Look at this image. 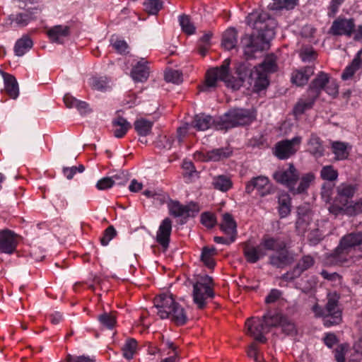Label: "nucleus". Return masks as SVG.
I'll list each match as a JSON object with an SVG mask.
<instances>
[{
    "mask_svg": "<svg viewBox=\"0 0 362 362\" xmlns=\"http://www.w3.org/2000/svg\"><path fill=\"white\" fill-rule=\"evenodd\" d=\"M314 264L315 259L312 256L304 255L298 260L296 266L291 271L282 276V279L285 281H293L299 277L303 272L311 268Z\"/></svg>",
    "mask_w": 362,
    "mask_h": 362,
    "instance_id": "13",
    "label": "nucleus"
},
{
    "mask_svg": "<svg viewBox=\"0 0 362 362\" xmlns=\"http://www.w3.org/2000/svg\"><path fill=\"white\" fill-rule=\"evenodd\" d=\"M98 320L100 324L107 328L112 329L116 324V317L112 313H104L98 316Z\"/></svg>",
    "mask_w": 362,
    "mask_h": 362,
    "instance_id": "45",
    "label": "nucleus"
},
{
    "mask_svg": "<svg viewBox=\"0 0 362 362\" xmlns=\"http://www.w3.org/2000/svg\"><path fill=\"white\" fill-rule=\"evenodd\" d=\"M17 239L16 234L10 230L0 231V251L6 254H12L16 248Z\"/></svg>",
    "mask_w": 362,
    "mask_h": 362,
    "instance_id": "15",
    "label": "nucleus"
},
{
    "mask_svg": "<svg viewBox=\"0 0 362 362\" xmlns=\"http://www.w3.org/2000/svg\"><path fill=\"white\" fill-rule=\"evenodd\" d=\"M62 362H95V360L86 356H73L68 354L66 358Z\"/></svg>",
    "mask_w": 362,
    "mask_h": 362,
    "instance_id": "58",
    "label": "nucleus"
},
{
    "mask_svg": "<svg viewBox=\"0 0 362 362\" xmlns=\"http://www.w3.org/2000/svg\"><path fill=\"white\" fill-rule=\"evenodd\" d=\"M4 83V90L12 99H16L19 95L18 83L16 78L9 74L2 73Z\"/></svg>",
    "mask_w": 362,
    "mask_h": 362,
    "instance_id": "23",
    "label": "nucleus"
},
{
    "mask_svg": "<svg viewBox=\"0 0 362 362\" xmlns=\"http://www.w3.org/2000/svg\"><path fill=\"white\" fill-rule=\"evenodd\" d=\"M137 347L136 341L134 339H128L122 347L123 356L127 359H131Z\"/></svg>",
    "mask_w": 362,
    "mask_h": 362,
    "instance_id": "47",
    "label": "nucleus"
},
{
    "mask_svg": "<svg viewBox=\"0 0 362 362\" xmlns=\"http://www.w3.org/2000/svg\"><path fill=\"white\" fill-rule=\"evenodd\" d=\"M284 316L281 314H274L268 313L264 315L262 320L265 325L267 332H269L270 329L274 327L280 326Z\"/></svg>",
    "mask_w": 362,
    "mask_h": 362,
    "instance_id": "40",
    "label": "nucleus"
},
{
    "mask_svg": "<svg viewBox=\"0 0 362 362\" xmlns=\"http://www.w3.org/2000/svg\"><path fill=\"white\" fill-rule=\"evenodd\" d=\"M356 247L362 250V232L352 233L343 237L339 246L330 255L331 261L336 264L349 263Z\"/></svg>",
    "mask_w": 362,
    "mask_h": 362,
    "instance_id": "3",
    "label": "nucleus"
},
{
    "mask_svg": "<svg viewBox=\"0 0 362 362\" xmlns=\"http://www.w3.org/2000/svg\"><path fill=\"white\" fill-rule=\"evenodd\" d=\"M360 52L358 53L357 56L353 59L351 64L347 66L341 74V78L343 80H348L351 78L354 73L362 67V60L359 56Z\"/></svg>",
    "mask_w": 362,
    "mask_h": 362,
    "instance_id": "39",
    "label": "nucleus"
},
{
    "mask_svg": "<svg viewBox=\"0 0 362 362\" xmlns=\"http://www.w3.org/2000/svg\"><path fill=\"white\" fill-rule=\"evenodd\" d=\"M33 41L28 36H23L18 40L14 47V51L17 56L21 57L33 47Z\"/></svg>",
    "mask_w": 362,
    "mask_h": 362,
    "instance_id": "38",
    "label": "nucleus"
},
{
    "mask_svg": "<svg viewBox=\"0 0 362 362\" xmlns=\"http://www.w3.org/2000/svg\"><path fill=\"white\" fill-rule=\"evenodd\" d=\"M329 76L327 74L320 71L311 82L308 92L313 95V97L318 98L322 90L324 89L327 82H329Z\"/></svg>",
    "mask_w": 362,
    "mask_h": 362,
    "instance_id": "21",
    "label": "nucleus"
},
{
    "mask_svg": "<svg viewBox=\"0 0 362 362\" xmlns=\"http://www.w3.org/2000/svg\"><path fill=\"white\" fill-rule=\"evenodd\" d=\"M168 312L169 313V317L168 318L171 319L177 325H182L187 322V317L185 310L177 303Z\"/></svg>",
    "mask_w": 362,
    "mask_h": 362,
    "instance_id": "31",
    "label": "nucleus"
},
{
    "mask_svg": "<svg viewBox=\"0 0 362 362\" xmlns=\"http://www.w3.org/2000/svg\"><path fill=\"white\" fill-rule=\"evenodd\" d=\"M212 185L215 189L222 192H226L232 187V182L230 179L226 175H218L214 178Z\"/></svg>",
    "mask_w": 362,
    "mask_h": 362,
    "instance_id": "42",
    "label": "nucleus"
},
{
    "mask_svg": "<svg viewBox=\"0 0 362 362\" xmlns=\"http://www.w3.org/2000/svg\"><path fill=\"white\" fill-rule=\"evenodd\" d=\"M320 176L323 180L334 181L338 177V172L332 165H325L320 171Z\"/></svg>",
    "mask_w": 362,
    "mask_h": 362,
    "instance_id": "49",
    "label": "nucleus"
},
{
    "mask_svg": "<svg viewBox=\"0 0 362 362\" xmlns=\"http://www.w3.org/2000/svg\"><path fill=\"white\" fill-rule=\"evenodd\" d=\"M314 74L313 66H306L303 69L296 70L292 73L291 81L298 86L306 84L311 76Z\"/></svg>",
    "mask_w": 362,
    "mask_h": 362,
    "instance_id": "22",
    "label": "nucleus"
},
{
    "mask_svg": "<svg viewBox=\"0 0 362 362\" xmlns=\"http://www.w3.org/2000/svg\"><path fill=\"white\" fill-rule=\"evenodd\" d=\"M223 128L230 129L250 124L253 117L248 110L233 109L226 113L221 119Z\"/></svg>",
    "mask_w": 362,
    "mask_h": 362,
    "instance_id": "5",
    "label": "nucleus"
},
{
    "mask_svg": "<svg viewBox=\"0 0 362 362\" xmlns=\"http://www.w3.org/2000/svg\"><path fill=\"white\" fill-rule=\"evenodd\" d=\"M201 222L206 227L212 228L216 223V218L214 214L209 212H205L201 216Z\"/></svg>",
    "mask_w": 362,
    "mask_h": 362,
    "instance_id": "54",
    "label": "nucleus"
},
{
    "mask_svg": "<svg viewBox=\"0 0 362 362\" xmlns=\"http://www.w3.org/2000/svg\"><path fill=\"white\" fill-rule=\"evenodd\" d=\"M301 141L300 136H295L291 140L278 142L275 147V155L280 159L289 158L297 151Z\"/></svg>",
    "mask_w": 362,
    "mask_h": 362,
    "instance_id": "9",
    "label": "nucleus"
},
{
    "mask_svg": "<svg viewBox=\"0 0 362 362\" xmlns=\"http://www.w3.org/2000/svg\"><path fill=\"white\" fill-rule=\"evenodd\" d=\"M259 244L266 252L267 250L277 252L286 248V243L279 238L267 236L262 238Z\"/></svg>",
    "mask_w": 362,
    "mask_h": 362,
    "instance_id": "25",
    "label": "nucleus"
},
{
    "mask_svg": "<svg viewBox=\"0 0 362 362\" xmlns=\"http://www.w3.org/2000/svg\"><path fill=\"white\" fill-rule=\"evenodd\" d=\"M246 21L257 33V35L253 33L252 35H245L241 39L245 55L247 58H252L256 52L268 47L269 41L275 35L276 23L268 13L263 11L250 13Z\"/></svg>",
    "mask_w": 362,
    "mask_h": 362,
    "instance_id": "2",
    "label": "nucleus"
},
{
    "mask_svg": "<svg viewBox=\"0 0 362 362\" xmlns=\"http://www.w3.org/2000/svg\"><path fill=\"white\" fill-rule=\"evenodd\" d=\"M325 305L326 317L323 320L327 327L339 325L341 321V310L339 305V295L337 292L329 293Z\"/></svg>",
    "mask_w": 362,
    "mask_h": 362,
    "instance_id": "6",
    "label": "nucleus"
},
{
    "mask_svg": "<svg viewBox=\"0 0 362 362\" xmlns=\"http://www.w3.org/2000/svg\"><path fill=\"white\" fill-rule=\"evenodd\" d=\"M315 176L313 173H307L303 175L300 181L299 185L296 187H293V190L291 192L293 194H300L304 192L310 185V183L314 180Z\"/></svg>",
    "mask_w": 362,
    "mask_h": 362,
    "instance_id": "43",
    "label": "nucleus"
},
{
    "mask_svg": "<svg viewBox=\"0 0 362 362\" xmlns=\"http://www.w3.org/2000/svg\"><path fill=\"white\" fill-rule=\"evenodd\" d=\"M111 178L112 180L113 186L124 185L128 181V177L127 175L124 173L115 174L113 176H112Z\"/></svg>",
    "mask_w": 362,
    "mask_h": 362,
    "instance_id": "61",
    "label": "nucleus"
},
{
    "mask_svg": "<svg viewBox=\"0 0 362 362\" xmlns=\"http://www.w3.org/2000/svg\"><path fill=\"white\" fill-rule=\"evenodd\" d=\"M168 208L170 214L175 217L194 216L199 211V206L195 203L182 205L178 202H170Z\"/></svg>",
    "mask_w": 362,
    "mask_h": 362,
    "instance_id": "12",
    "label": "nucleus"
},
{
    "mask_svg": "<svg viewBox=\"0 0 362 362\" xmlns=\"http://www.w3.org/2000/svg\"><path fill=\"white\" fill-rule=\"evenodd\" d=\"M193 302L198 309H204L209 299H212L215 293L214 292L213 279L208 275H197L192 280Z\"/></svg>",
    "mask_w": 362,
    "mask_h": 362,
    "instance_id": "4",
    "label": "nucleus"
},
{
    "mask_svg": "<svg viewBox=\"0 0 362 362\" xmlns=\"http://www.w3.org/2000/svg\"><path fill=\"white\" fill-rule=\"evenodd\" d=\"M69 34L68 26L56 25L47 31L49 39L54 42L62 43L64 39Z\"/></svg>",
    "mask_w": 362,
    "mask_h": 362,
    "instance_id": "30",
    "label": "nucleus"
},
{
    "mask_svg": "<svg viewBox=\"0 0 362 362\" xmlns=\"http://www.w3.org/2000/svg\"><path fill=\"white\" fill-rule=\"evenodd\" d=\"M144 5L145 11L151 15H156L162 8L160 0H147Z\"/></svg>",
    "mask_w": 362,
    "mask_h": 362,
    "instance_id": "51",
    "label": "nucleus"
},
{
    "mask_svg": "<svg viewBox=\"0 0 362 362\" xmlns=\"http://www.w3.org/2000/svg\"><path fill=\"white\" fill-rule=\"evenodd\" d=\"M357 189V185L341 183L337 187V198L342 199L344 205H346L348 199L354 197Z\"/></svg>",
    "mask_w": 362,
    "mask_h": 362,
    "instance_id": "24",
    "label": "nucleus"
},
{
    "mask_svg": "<svg viewBox=\"0 0 362 362\" xmlns=\"http://www.w3.org/2000/svg\"><path fill=\"white\" fill-rule=\"evenodd\" d=\"M215 253L216 252L214 248H203L201 259L204 264L209 269H213L214 267L215 262L213 259V256L215 255Z\"/></svg>",
    "mask_w": 362,
    "mask_h": 362,
    "instance_id": "44",
    "label": "nucleus"
},
{
    "mask_svg": "<svg viewBox=\"0 0 362 362\" xmlns=\"http://www.w3.org/2000/svg\"><path fill=\"white\" fill-rule=\"evenodd\" d=\"M113 186L111 177H105L98 181L96 187L99 190H105Z\"/></svg>",
    "mask_w": 362,
    "mask_h": 362,
    "instance_id": "60",
    "label": "nucleus"
},
{
    "mask_svg": "<svg viewBox=\"0 0 362 362\" xmlns=\"http://www.w3.org/2000/svg\"><path fill=\"white\" fill-rule=\"evenodd\" d=\"M111 45L115 49V50L122 54H125L129 53V46L127 43L121 39L113 38L111 39Z\"/></svg>",
    "mask_w": 362,
    "mask_h": 362,
    "instance_id": "52",
    "label": "nucleus"
},
{
    "mask_svg": "<svg viewBox=\"0 0 362 362\" xmlns=\"http://www.w3.org/2000/svg\"><path fill=\"white\" fill-rule=\"evenodd\" d=\"M317 98V97H313V95L308 91L307 95H304L300 98L295 105L293 110L294 114L301 115L305 111L311 109Z\"/></svg>",
    "mask_w": 362,
    "mask_h": 362,
    "instance_id": "28",
    "label": "nucleus"
},
{
    "mask_svg": "<svg viewBox=\"0 0 362 362\" xmlns=\"http://www.w3.org/2000/svg\"><path fill=\"white\" fill-rule=\"evenodd\" d=\"M332 151L338 160H345L349 155L351 146L349 144L341 141H332L331 144Z\"/></svg>",
    "mask_w": 362,
    "mask_h": 362,
    "instance_id": "29",
    "label": "nucleus"
},
{
    "mask_svg": "<svg viewBox=\"0 0 362 362\" xmlns=\"http://www.w3.org/2000/svg\"><path fill=\"white\" fill-rule=\"evenodd\" d=\"M177 303L171 294L163 293L154 298V306L157 309V314L161 319L169 317L168 310H171Z\"/></svg>",
    "mask_w": 362,
    "mask_h": 362,
    "instance_id": "14",
    "label": "nucleus"
},
{
    "mask_svg": "<svg viewBox=\"0 0 362 362\" xmlns=\"http://www.w3.org/2000/svg\"><path fill=\"white\" fill-rule=\"evenodd\" d=\"M134 126L135 130L140 136H145L150 134L152 129L153 122L146 119L141 118L136 120Z\"/></svg>",
    "mask_w": 362,
    "mask_h": 362,
    "instance_id": "41",
    "label": "nucleus"
},
{
    "mask_svg": "<svg viewBox=\"0 0 362 362\" xmlns=\"http://www.w3.org/2000/svg\"><path fill=\"white\" fill-rule=\"evenodd\" d=\"M88 83L92 89L105 92L111 88L110 80L106 76H93Z\"/></svg>",
    "mask_w": 362,
    "mask_h": 362,
    "instance_id": "33",
    "label": "nucleus"
},
{
    "mask_svg": "<svg viewBox=\"0 0 362 362\" xmlns=\"http://www.w3.org/2000/svg\"><path fill=\"white\" fill-rule=\"evenodd\" d=\"M293 262V255L284 248L269 257V264L277 268H284Z\"/></svg>",
    "mask_w": 362,
    "mask_h": 362,
    "instance_id": "19",
    "label": "nucleus"
},
{
    "mask_svg": "<svg viewBox=\"0 0 362 362\" xmlns=\"http://www.w3.org/2000/svg\"><path fill=\"white\" fill-rule=\"evenodd\" d=\"M255 189L261 197H265L273 192L272 186L268 177L259 175L252 178L245 186V192L251 194Z\"/></svg>",
    "mask_w": 362,
    "mask_h": 362,
    "instance_id": "8",
    "label": "nucleus"
},
{
    "mask_svg": "<svg viewBox=\"0 0 362 362\" xmlns=\"http://www.w3.org/2000/svg\"><path fill=\"white\" fill-rule=\"evenodd\" d=\"M273 176L277 182L286 186L291 192L299 179V174L293 164H289L287 168L276 171Z\"/></svg>",
    "mask_w": 362,
    "mask_h": 362,
    "instance_id": "7",
    "label": "nucleus"
},
{
    "mask_svg": "<svg viewBox=\"0 0 362 362\" xmlns=\"http://www.w3.org/2000/svg\"><path fill=\"white\" fill-rule=\"evenodd\" d=\"M280 326L281 327L282 331L288 335L293 334L296 332L295 325L284 316Z\"/></svg>",
    "mask_w": 362,
    "mask_h": 362,
    "instance_id": "55",
    "label": "nucleus"
},
{
    "mask_svg": "<svg viewBox=\"0 0 362 362\" xmlns=\"http://www.w3.org/2000/svg\"><path fill=\"white\" fill-rule=\"evenodd\" d=\"M165 79L168 82L180 84L182 82V73L179 70L168 69L165 73Z\"/></svg>",
    "mask_w": 362,
    "mask_h": 362,
    "instance_id": "50",
    "label": "nucleus"
},
{
    "mask_svg": "<svg viewBox=\"0 0 362 362\" xmlns=\"http://www.w3.org/2000/svg\"><path fill=\"white\" fill-rule=\"evenodd\" d=\"M180 25L181 26L182 30L188 34L192 35L195 32V27L194 24L192 23L189 16L182 15L179 18Z\"/></svg>",
    "mask_w": 362,
    "mask_h": 362,
    "instance_id": "48",
    "label": "nucleus"
},
{
    "mask_svg": "<svg viewBox=\"0 0 362 362\" xmlns=\"http://www.w3.org/2000/svg\"><path fill=\"white\" fill-rule=\"evenodd\" d=\"M325 92L332 96L336 97L339 93V88L337 81L334 79L329 78L324 89Z\"/></svg>",
    "mask_w": 362,
    "mask_h": 362,
    "instance_id": "57",
    "label": "nucleus"
},
{
    "mask_svg": "<svg viewBox=\"0 0 362 362\" xmlns=\"http://www.w3.org/2000/svg\"><path fill=\"white\" fill-rule=\"evenodd\" d=\"M191 127H193L192 124L187 123L177 129V139L180 143L183 141V139L189 132Z\"/></svg>",
    "mask_w": 362,
    "mask_h": 362,
    "instance_id": "63",
    "label": "nucleus"
},
{
    "mask_svg": "<svg viewBox=\"0 0 362 362\" xmlns=\"http://www.w3.org/2000/svg\"><path fill=\"white\" fill-rule=\"evenodd\" d=\"M171 230L172 221L169 218H165L161 222L156 233L157 242L164 248L168 247Z\"/></svg>",
    "mask_w": 362,
    "mask_h": 362,
    "instance_id": "18",
    "label": "nucleus"
},
{
    "mask_svg": "<svg viewBox=\"0 0 362 362\" xmlns=\"http://www.w3.org/2000/svg\"><path fill=\"white\" fill-rule=\"evenodd\" d=\"M242 245L243 255L249 263H256L267 255V252L262 248L260 244L255 246L250 242H245Z\"/></svg>",
    "mask_w": 362,
    "mask_h": 362,
    "instance_id": "16",
    "label": "nucleus"
},
{
    "mask_svg": "<svg viewBox=\"0 0 362 362\" xmlns=\"http://www.w3.org/2000/svg\"><path fill=\"white\" fill-rule=\"evenodd\" d=\"M168 199L169 197L167 194L163 193L162 192H156L153 197V204L156 206H161L167 203Z\"/></svg>",
    "mask_w": 362,
    "mask_h": 362,
    "instance_id": "59",
    "label": "nucleus"
},
{
    "mask_svg": "<svg viewBox=\"0 0 362 362\" xmlns=\"http://www.w3.org/2000/svg\"><path fill=\"white\" fill-rule=\"evenodd\" d=\"M214 123V120L210 115L200 114L194 117L192 126L197 130L204 131L209 129Z\"/></svg>",
    "mask_w": 362,
    "mask_h": 362,
    "instance_id": "32",
    "label": "nucleus"
},
{
    "mask_svg": "<svg viewBox=\"0 0 362 362\" xmlns=\"http://www.w3.org/2000/svg\"><path fill=\"white\" fill-rule=\"evenodd\" d=\"M237 42V31L234 28L226 30L223 35L222 45L223 47L230 50L236 47Z\"/></svg>",
    "mask_w": 362,
    "mask_h": 362,
    "instance_id": "37",
    "label": "nucleus"
},
{
    "mask_svg": "<svg viewBox=\"0 0 362 362\" xmlns=\"http://www.w3.org/2000/svg\"><path fill=\"white\" fill-rule=\"evenodd\" d=\"M37 11L35 8L28 7L24 13L11 16V23H15L18 26H25L33 18L32 15L37 13Z\"/></svg>",
    "mask_w": 362,
    "mask_h": 362,
    "instance_id": "34",
    "label": "nucleus"
},
{
    "mask_svg": "<svg viewBox=\"0 0 362 362\" xmlns=\"http://www.w3.org/2000/svg\"><path fill=\"white\" fill-rule=\"evenodd\" d=\"M295 4L294 0H273V2L268 5V8L270 10L291 9Z\"/></svg>",
    "mask_w": 362,
    "mask_h": 362,
    "instance_id": "46",
    "label": "nucleus"
},
{
    "mask_svg": "<svg viewBox=\"0 0 362 362\" xmlns=\"http://www.w3.org/2000/svg\"><path fill=\"white\" fill-rule=\"evenodd\" d=\"M276 57L270 54L265 57L261 64L253 69L247 68L245 65H240L237 69L238 78H235L229 73L230 61L226 59L219 67L213 68L207 71L205 83L199 86V90L203 92L209 91L210 88L216 86L218 81H222L228 87L237 90L247 79L249 83H253L256 90L260 91L269 85L267 74L276 71Z\"/></svg>",
    "mask_w": 362,
    "mask_h": 362,
    "instance_id": "1",
    "label": "nucleus"
},
{
    "mask_svg": "<svg viewBox=\"0 0 362 362\" xmlns=\"http://www.w3.org/2000/svg\"><path fill=\"white\" fill-rule=\"evenodd\" d=\"M354 28L355 22L353 18L339 17L333 21L329 30V33L336 36L351 37Z\"/></svg>",
    "mask_w": 362,
    "mask_h": 362,
    "instance_id": "10",
    "label": "nucleus"
},
{
    "mask_svg": "<svg viewBox=\"0 0 362 362\" xmlns=\"http://www.w3.org/2000/svg\"><path fill=\"white\" fill-rule=\"evenodd\" d=\"M348 211L351 214H358L362 213V198H360L354 204L348 207Z\"/></svg>",
    "mask_w": 362,
    "mask_h": 362,
    "instance_id": "64",
    "label": "nucleus"
},
{
    "mask_svg": "<svg viewBox=\"0 0 362 362\" xmlns=\"http://www.w3.org/2000/svg\"><path fill=\"white\" fill-rule=\"evenodd\" d=\"M231 154V151L228 148H220L206 151V153H199L198 156L203 161L216 162L227 158Z\"/></svg>",
    "mask_w": 362,
    "mask_h": 362,
    "instance_id": "20",
    "label": "nucleus"
},
{
    "mask_svg": "<svg viewBox=\"0 0 362 362\" xmlns=\"http://www.w3.org/2000/svg\"><path fill=\"white\" fill-rule=\"evenodd\" d=\"M220 228L226 234L236 238L237 225L231 214L228 213L223 214Z\"/></svg>",
    "mask_w": 362,
    "mask_h": 362,
    "instance_id": "27",
    "label": "nucleus"
},
{
    "mask_svg": "<svg viewBox=\"0 0 362 362\" xmlns=\"http://www.w3.org/2000/svg\"><path fill=\"white\" fill-rule=\"evenodd\" d=\"M149 73L148 62L144 58H141L133 66L131 71V76L136 82H144L148 79Z\"/></svg>",
    "mask_w": 362,
    "mask_h": 362,
    "instance_id": "17",
    "label": "nucleus"
},
{
    "mask_svg": "<svg viewBox=\"0 0 362 362\" xmlns=\"http://www.w3.org/2000/svg\"><path fill=\"white\" fill-rule=\"evenodd\" d=\"M308 151L316 157H321L324 153L322 141L316 134H312L308 141Z\"/></svg>",
    "mask_w": 362,
    "mask_h": 362,
    "instance_id": "35",
    "label": "nucleus"
},
{
    "mask_svg": "<svg viewBox=\"0 0 362 362\" xmlns=\"http://www.w3.org/2000/svg\"><path fill=\"white\" fill-rule=\"evenodd\" d=\"M113 134L117 138L123 137L131 128V124L126 119L118 116L112 122Z\"/></svg>",
    "mask_w": 362,
    "mask_h": 362,
    "instance_id": "26",
    "label": "nucleus"
},
{
    "mask_svg": "<svg viewBox=\"0 0 362 362\" xmlns=\"http://www.w3.org/2000/svg\"><path fill=\"white\" fill-rule=\"evenodd\" d=\"M282 295V292L278 289H272L265 298L266 303H274L278 300Z\"/></svg>",
    "mask_w": 362,
    "mask_h": 362,
    "instance_id": "62",
    "label": "nucleus"
},
{
    "mask_svg": "<svg viewBox=\"0 0 362 362\" xmlns=\"http://www.w3.org/2000/svg\"><path fill=\"white\" fill-rule=\"evenodd\" d=\"M316 56V52L310 47H303L300 51V57L305 62H310L315 59Z\"/></svg>",
    "mask_w": 362,
    "mask_h": 362,
    "instance_id": "53",
    "label": "nucleus"
},
{
    "mask_svg": "<svg viewBox=\"0 0 362 362\" xmlns=\"http://www.w3.org/2000/svg\"><path fill=\"white\" fill-rule=\"evenodd\" d=\"M116 235V230L112 226L107 227L104 231L100 243L103 246L108 245L109 242Z\"/></svg>",
    "mask_w": 362,
    "mask_h": 362,
    "instance_id": "56",
    "label": "nucleus"
},
{
    "mask_svg": "<svg viewBox=\"0 0 362 362\" xmlns=\"http://www.w3.org/2000/svg\"><path fill=\"white\" fill-rule=\"evenodd\" d=\"M279 212L281 218L286 217L291 212V197L286 192H281L278 197Z\"/></svg>",
    "mask_w": 362,
    "mask_h": 362,
    "instance_id": "36",
    "label": "nucleus"
},
{
    "mask_svg": "<svg viewBox=\"0 0 362 362\" xmlns=\"http://www.w3.org/2000/svg\"><path fill=\"white\" fill-rule=\"evenodd\" d=\"M247 334L254 337L259 342L264 343L267 341L264 334L267 333L265 325L262 318L256 317L247 319L245 322Z\"/></svg>",
    "mask_w": 362,
    "mask_h": 362,
    "instance_id": "11",
    "label": "nucleus"
}]
</instances>
